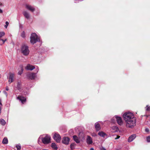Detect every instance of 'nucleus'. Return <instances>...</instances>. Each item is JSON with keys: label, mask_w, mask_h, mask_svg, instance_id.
Instances as JSON below:
<instances>
[{"label": "nucleus", "mask_w": 150, "mask_h": 150, "mask_svg": "<svg viewBox=\"0 0 150 150\" xmlns=\"http://www.w3.org/2000/svg\"><path fill=\"white\" fill-rule=\"evenodd\" d=\"M6 91H8V87H6Z\"/></svg>", "instance_id": "79ce46f5"}, {"label": "nucleus", "mask_w": 150, "mask_h": 150, "mask_svg": "<svg viewBox=\"0 0 150 150\" xmlns=\"http://www.w3.org/2000/svg\"><path fill=\"white\" fill-rule=\"evenodd\" d=\"M145 130L146 132H148L149 131V130L148 128H146Z\"/></svg>", "instance_id": "c9c22d12"}, {"label": "nucleus", "mask_w": 150, "mask_h": 150, "mask_svg": "<svg viewBox=\"0 0 150 150\" xmlns=\"http://www.w3.org/2000/svg\"><path fill=\"white\" fill-rule=\"evenodd\" d=\"M51 146L52 148L54 149L55 150H57L58 147L55 143H52L51 144Z\"/></svg>", "instance_id": "6ab92c4d"}, {"label": "nucleus", "mask_w": 150, "mask_h": 150, "mask_svg": "<svg viewBox=\"0 0 150 150\" xmlns=\"http://www.w3.org/2000/svg\"><path fill=\"white\" fill-rule=\"evenodd\" d=\"M3 12V11L2 10H0V13H2Z\"/></svg>", "instance_id": "a19ab883"}, {"label": "nucleus", "mask_w": 150, "mask_h": 150, "mask_svg": "<svg viewBox=\"0 0 150 150\" xmlns=\"http://www.w3.org/2000/svg\"><path fill=\"white\" fill-rule=\"evenodd\" d=\"M100 150H106V149L103 147H102L100 148Z\"/></svg>", "instance_id": "f704fd0d"}, {"label": "nucleus", "mask_w": 150, "mask_h": 150, "mask_svg": "<svg viewBox=\"0 0 150 150\" xmlns=\"http://www.w3.org/2000/svg\"><path fill=\"white\" fill-rule=\"evenodd\" d=\"M9 24V23L8 21H6V25H5L4 27H5L6 28H7V27L8 26Z\"/></svg>", "instance_id": "c756f323"}, {"label": "nucleus", "mask_w": 150, "mask_h": 150, "mask_svg": "<svg viewBox=\"0 0 150 150\" xmlns=\"http://www.w3.org/2000/svg\"><path fill=\"white\" fill-rule=\"evenodd\" d=\"M136 137V135L135 134L131 135L129 137V138L128 140V142H132V141L134 140V139H135Z\"/></svg>", "instance_id": "ddd939ff"}, {"label": "nucleus", "mask_w": 150, "mask_h": 150, "mask_svg": "<svg viewBox=\"0 0 150 150\" xmlns=\"http://www.w3.org/2000/svg\"><path fill=\"white\" fill-rule=\"evenodd\" d=\"M123 117L127 128L132 129L136 126V119L133 113L129 112H125L123 115Z\"/></svg>", "instance_id": "f257e3e1"}, {"label": "nucleus", "mask_w": 150, "mask_h": 150, "mask_svg": "<svg viewBox=\"0 0 150 150\" xmlns=\"http://www.w3.org/2000/svg\"><path fill=\"white\" fill-rule=\"evenodd\" d=\"M1 108L0 107V115L1 114Z\"/></svg>", "instance_id": "58836bf2"}, {"label": "nucleus", "mask_w": 150, "mask_h": 150, "mask_svg": "<svg viewBox=\"0 0 150 150\" xmlns=\"http://www.w3.org/2000/svg\"><path fill=\"white\" fill-rule=\"evenodd\" d=\"M146 110L147 111H149L150 110V106H149L148 105H147L146 107Z\"/></svg>", "instance_id": "cd10ccee"}, {"label": "nucleus", "mask_w": 150, "mask_h": 150, "mask_svg": "<svg viewBox=\"0 0 150 150\" xmlns=\"http://www.w3.org/2000/svg\"><path fill=\"white\" fill-rule=\"evenodd\" d=\"M5 35V33L4 32H0V38L4 36Z\"/></svg>", "instance_id": "a878e982"}, {"label": "nucleus", "mask_w": 150, "mask_h": 150, "mask_svg": "<svg viewBox=\"0 0 150 150\" xmlns=\"http://www.w3.org/2000/svg\"><path fill=\"white\" fill-rule=\"evenodd\" d=\"M86 142L88 144H91L93 143V140L92 138L89 136L87 135L86 139Z\"/></svg>", "instance_id": "1a4fd4ad"}, {"label": "nucleus", "mask_w": 150, "mask_h": 150, "mask_svg": "<svg viewBox=\"0 0 150 150\" xmlns=\"http://www.w3.org/2000/svg\"><path fill=\"white\" fill-rule=\"evenodd\" d=\"M19 71L18 72V74L19 75H21L23 73V67L22 65H20L19 67Z\"/></svg>", "instance_id": "4468645a"}, {"label": "nucleus", "mask_w": 150, "mask_h": 150, "mask_svg": "<svg viewBox=\"0 0 150 150\" xmlns=\"http://www.w3.org/2000/svg\"><path fill=\"white\" fill-rule=\"evenodd\" d=\"M36 70L37 71V73L39 71V69H38V67L37 68H36Z\"/></svg>", "instance_id": "ea45409f"}, {"label": "nucleus", "mask_w": 150, "mask_h": 150, "mask_svg": "<svg viewBox=\"0 0 150 150\" xmlns=\"http://www.w3.org/2000/svg\"><path fill=\"white\" fill-rule=\"evenodd\" d=\"M94 135V134L92 135L93 136Z\"/></svg>", "instance_id": "09e8293b"}, {"label": "nucleus", "mask_w": 150, "mask_h": 150, "mask_svg": "<svg viewBox=\"0 0 150 150\" xmlns=\"http://www.w3.org/2000/svg\"><path fill=\"white\" fill-rule=\"evenodd\" d=\"M1 75L0 74V78H1Z\"/></svg>", "instance_id": "a18cd8bd"}, {"label": "nucleus", "mask_w": 150, "mask_h": 150, "mask_svg": "<svg viewBox=\"0 0 150 150\" xmlns=\"http://www.w3.org/2000/svg\"><path fill=\"white\" fill-rule=\"evenodd\" d=\"M10 36H11V34H10Z\"/></svg>", "instance_id": "49530a36"}, {"label": "nucleus", "mask_w": 150, "mask_h": 150, "mask_svg": "<svg viewBox=\"0 0 150 150\" xmlns=\"http://www.w3.org/2000/svg\"><path fill=\"white\" fill-rule=\"evenodd\" d=\"M75 145V144L74 143L71 144L70 145V147L71 149H73L74 148V147Z\"/></svg>", "instance_id": "7c9ffc66"}, {"label": "nucleus", "mask_w": 150, "mask_h": 150, "mask_svg": "<svg viewBox=\"0 0 150 150\" xmlns=\"http://www.w3.org/2000/svg\"><path fill=\"white\" fill-rule=\"evenodd\" d=\"M26 8L28 9H34V8L31 6L28 5H26Z\"/></svg>", "instance_id": "393cba45"}, {"label": "nucleus", "mask_w": 150, "mask_h": 150, "mask_svg": "<svg viewBox=\"0 0 150 150\" xmlns=\"http://www.w3.org/2000/svg\"><path fill=\"white\" fill-rule=\"evenodd\" d=\"M94 135V134L92 135L93 136Z\"/></svg>", "instance_id": "de8ad7c7"}, {"label": "nucleus", "mask_w": 150, "mask_h": 150, "mask_svg": "<svg viewBox=\"0 0 150 150\" xmlns=\"http://www.w3.org/2000/svg\"><path fill=\"white\" fill-rule=\"evenodd\" d=\"M42 150H47V149H43Z\"/></svg>", "instance_id": "c03bdc74"}, {"label": "nucleus", "mask_w": 150, "mask_h": 150, "mask_svg": "<svg viewBox=\"0 0 150 150\" xmlns=\"http://www.w3.org/2000/svg\"><path fill=\"white\" fill-rule=\"evenodd\" d=\"M98 134L100 137H104L107 136L106 134L102 131L99 132L98 133Z\"/></svg>", "instance_id": "f3484780"}, {"label": "nucleus", "mask_w": 150, "mask_h": 150, "mask_svg": "<svg viewBox=\"0 0 150 150\" xmlns=\"http://www.w3.org/2000/svg\"><path fill=\"white\" fill-rule=\"evenodd\" d=\"M69 139L68 137H64L62 139V142L63 144L66 145H68L69 144Z\"/></svg>", "instance_id": "9d476101"}, {"label": "nucleus", "mask_w": 150, "mask_h": 150, "mask_svg": "<svg viewBox=\"0 0 150 150\" xmlns=\"http://www.w3.org/2000/svg\"><path fill=\"white\" fill-rule=\"evenodd\" d=\"M119 130L118 127L116 126H113L111 128V131L113 132H117Z\"/></svg>", "instance_id": "2eb2a0df"}, {"label": "nucleus", "mask_w": 150, "mask_h": 150, "mask_svg": "<svg viewBox=\"0 0 150 150\" xmlns=\"http://www.w3.org/2000/svg\"><path fill=\"white\" fill-rule=\"evenodd\" d=\"M7 40V39L6 38L4 40L1 38H0V45H3L5 42Z\"/></svg>", "instance_id": "aec40b11"}, {"label": "nucleus", "mask_w": 150, "mask_h": 150, "mask_svg": "<svg viewBox=\"0 0 150 150\" xmlns=\"http://www.w3.org/2000/svg\"><path fill=\"white\" fill-rule=\"evenodd\" d=\"M41 139L42 141V142L45 144H49L50 142L51 137L50 136L48 135L46 136L43 138H42L41 136L38 139V140Z\"/></svg>", "instance_id": "20e7f679"}, {"label": "nucleus", "mask_w": 150, "mask_h": 150, "mask_svg": "<svg viewBox=\"0 0 150 150\" xmlns=\"http://www.w3.org/2000/svg\"><path fill=\"white\" fill-rule=\"evenodd\" d=\"M115 119L118 124L120 126H122L123 125V122L122 119V118L116 115L114 117L112 120Z\"/></svg>", "instance_id": "39448f33"}, {"label": "nucleus", "mask_w": 150, "mask_h": 150, "mask_svg": "<svg viewBox=\"0 0 150 150\" xmlns=\"http://www.w3.org/2000/svg\"><path fill=\"white\" fill-rule=\"evenodd\" d=\"M31 11V12L32 13H33L34 12H35V11H36V10H30Z\"/></svg>", "instance_id": "4c0bfd02"}, {"label": "nucleus", "mask_w": 150, "mask_h": 150, "mask_svg": "<svg viewBox=\"0 0 150 150\" xmlns=\"http://www.w3.org/2000/svg\"><path fill=\"white\" fill-rule=\"evenodd\" d=\"M25 68L27 70L31 71L35 69V67L34 66L28 64L25 67Z\"/></svg>", "instance_id": "9b49d317"}, {"label": "nucleus", "mask_w": 150, "mask_h": 150, "mask_svg": "<svg viewBox=\"0 0 150 150\" xmlns=\"http://www.w3.org/2000/svg\"><path fill=\"white\" fill-rule=\"evenodd\" d=\"M74 140L77 143H79L80 142L79 138L76 135H74L73 136Z\"/></svg>", "instance_id": "dca6fc26"}, {"label": "nucleus", "mask_w": 150, "mask_h": 150, "mask_svg": "<svg viewBox=\"0 0 150 150\" xmlns=\"http://www.w3.org/2000/svg\"><path fill=\"white\" fill-rule=\"evenodd\" d=\"M146 140L148 142H150V136H148L147 137Z\"/></svg>", "instance_id": "2f4dec72"}, {"label": "nucleus", "mask_w": 150, "mask_h": 150, "mask_svg": "<svg viewBox=\"0 0 150 150\" xmlns=\"http://www.w3.org/2000/svg\"><path fill=\"white\" fill-rule=\"evenodd\" d=\"M95 127L97 131H99L100 129V125L98 122H96L95 124Z\"/></svg>", "instance_id": "a211bd4d"}, {"label": "nucleus", "mask_w": 150, "mask_h": 150, "mask_svg": "<svg viewBox=\"0 0 150 150\" xmlns=\"http://www.w3.org/2000/svg\"><path fill=\"white\" fill-rule=\"evenodd\" d=\"M0 122L1 124L3 126H4L6 124V122L4 119H0Z\"/></svg>", "instance_id": "412c9836"}, {"label": "nucleus", "mask_w": 150, "mask_h": 150, "mask_svg": "<svg viewBox=\"0 0 150 150\" xmlns=\"http://www.w3.org/2000/svg\"><path fill=\"white\" fill-rule=\"evenodd\" d=\"M16 147L17 148V150H20L21 149V146L19 144L17 145Z\"/></svg>", "instance_id": "bb28decb"}, {"label": "nucleus", "mask_w": 150, "mask_h": 150, "mask_svg": "<svg viewBox=\"0 0 150 150\" xmlns=\"http://www.w3.org/2000/svg\"><path fill=\"white\" fill-rule=\"evenodd\" d=\"M90 150H95L93 148H91L90 149Z\"/></svg>", "instance_id": "37998d69"}, {"label": "nucleus", "mask_w": 150, "mask_h": 150, "mask_svg": "<svg viewBox=\"0 0 150 150\" xmlns=\"http://www.w3.org/2000/svg\"><path fill=\"white\" fill-rule=\"evenodd\" d=\"M21 51L22 53L25 56L28 55L30 52L28 47L25 44L22 46Z\"/></svg>", "instance_id": "7ed1b4c3"}, {"label": "nucleus", "mask_w": 150, "mask_h": 150, "mask_svg": "<svg viewBox=\"0 0 150 150\" xmlns=\"http://www.w3.org/2000/svg\"><path fill=\"white\" fill-rule=\"evenodd\" d=\"M53 138L57 143H59L61 141V137L60 135L57 133H55L53 135Z\"/></svg>", "instance_id": "423d86ee"}, {"label": "nucleus", "mask_w": 150, "mask_h": 150, "mask_svg": "<svg viewBox=\"0 0 150 150\" xmlns=\"http://www.w3.org/2000/svg\"><path fill=\"white\" fill-rule=\"evenodd\" d=\"M114 136L115 137L114 139H119L120 137V136H117V135H115V136Z\"/></svg>", "instance_id": "473e14b6"}, {"label": "nucleus", "mask_w": 150, "mask_h": 150, "mask_svg": "<svg viewBox=\"0 0 150 150\" xmlns=\"http://www.w3.org/2000/svg\"><path fill=\"white\" fill-rule=\"evenodd\" d=\"M9 76L8 78V82L9 83H10L13 81L15 74L13 73H9Z\"/></svg>", "instance_id": "6e6552de"}, {"label": "nucleus", "mask_w": 150, "mask_h": 150, "mask_svg": "<svg viewBox=\"0 0 150 150\" xmlns=\"http://www.w3.org/2000/svg\"><path fill=\"white\" fill-rule=\"evenodd\" d=\"M21 36L23 38H24L25 37V34L24 32H23L21 34Z\"/></svg>", "instance_id": "c85d7f7f"}, {"label": "nucleus", "mask_w": 150, "mask_h": 150, "mask_svg": "<svg viewBox=\"0 0 150 150\" xmlns=\"http://www.w3.org/2000/svg\"><path fill=\"white\" fill-rule=\"evenodd\" d=\"M0 105H1V106H2V105L1 103V100L0 99Z\"/></svg>", "instance_id": "e433bc0d"}, {"label": "nucleus", "mask_w": 150, "mask_h": 150, "mask_svg": "<svg viewBox=\"0 0 150 150\" xmlns=\"http://www.w3.org/2000/svg\"><path fill=\"white\" fill-rule=\"evenodd\" d=\"M30 39V42L32 44L40 41V37L35 33H32L31 34Z\"/></svg>", "instance_id": "f03ea898"}, {"label": "nucleus", "mask_w": 150, "mask_h": 150, "mask_svg": "<svg viewBox=\"0 0 150 150\" xmlns=\"http://www.w3.org/2000/svg\"><path fill=\"white\" fill-rule=\"evenodd\" d=\"M17 98L21 101V103L23 104L26 101V98L25 97L23 96H19L17 97Z\"/></svg>", "instance_id": "f8f14e48"}, {"label": "nucleus", "mask_w": 150, "mask_h": 150, "mask_svg": "<svg viewBox=\"0 0 150 150\" xmlns=\"http://www.w3.org/2000/svg\"><path fill=\"white\" fill-rule=\"evenodd\" d=\"M3 6V4L0 2V9H1V8H2Z\"/></svg>", "instance_id": "72a5a7b5"}, {"label": "nucleus", "mask_w": 150, "mask_h": 150, "mask_svg": "<svg viewBox=\"0 0 150 150\" xmlns=\"http://www.w3.org/2000/svg\"><path fill=\"white\" fill-rule=\"evenodd\" d=\"M21 82H18L17 83V88L19 90L21 89Z\"/></svg>", "instance_id": "b1692460"}, {"label": "nucleus", "mask_w": 150, "mask_h": 150, "mask_svg": "<svg viewBox=\"0 0 150 150\" xmlns=\"http://www.w3.org/2000/svg\"><path fill=\"white\" fill-rule=\"evenodd\" d=\"M23 15L26 18L28 19L29 18V15L27 12H24L23 13Z\"/></svg>", "instance_id": "5701e85b"}, {"label": "nucleus", "mask_w": 150, "mask_h": 150, "mask_svg": "<svg viewBox=\"0 0 150 150\" xmlns=\"http://www.w3.org/2000/svg\"><path fill=\"white\" fill-rule=\"evenodd\" d=\"M27 77L30 79H34L36 77V74L35 73H30L27 75Z\"/></svg>", "instance_id": "0eeeda50"}, {"label": "nucleus", "mask_w": 150, "mask_h": 150, "mask_svg": "<svg viewBox=\"0 0 150 150\" xmlns=\"http://www.w3.org/2000/svg\"><path fill=\"white\" fill-rule=\"evenodd\" d=\"M2 143L4 144H7L8 143V140L7 138L5 137L2 141Z\"/></svg>", "instance_id": "4be33fe9"}]
</instances>
